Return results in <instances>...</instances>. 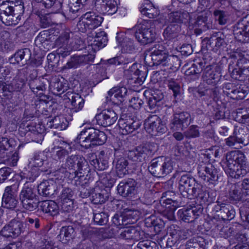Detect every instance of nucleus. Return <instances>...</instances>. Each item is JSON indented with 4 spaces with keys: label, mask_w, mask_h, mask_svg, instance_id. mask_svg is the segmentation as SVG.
Returning <instances> with one entry per match:
<instances>
[{
    "label": "nucleus",
    "mask_w": 249,
    "mask_h": 249,
    "mask_svg": "<svg viewBox=\"0 0 249 249\" xmlns=\"http://www.w3.org/2000/svg\"><path fill=\"white\" fill-rule=\"evenodd\" d=\"M79 143L86 149L103 144L107 141L105 133L93 127L86 128L77 136Z\"/></svg>",
    "instance_id": "1"
},
{
    "label": "nucleus",
    "mask_w": 249,
    "mask_h": 249,
    "mask_svg": "<svg viewBox=\"0 0 249 249\" xmlns=\"http://www.w3.org/2000/svg\"><path fill=\"white\" fill-rule=\"evenodd\" d=\"M152 20L142 19L135 26V37L142 45L152 42L155 38L154 22Z\"/></svg>",
    "instance_id": "2"
},
{
    "label": "nucleus",
    "mask_w": 249,
    "mask_h": 249,
    "mask_svg": "<svg viewBox=\"0 0 249 249\" xmlns=\"http://www.w3.org/2000/svg\"><path fill=\"white\" fill-rule=\"evenodd\" d=\"M168 52L162 45L156 44L144 53V60L149 66L162 65L166 66Z\"/></svg>",
    "instance_id": "3"
},
{
    "label": "nucleus",
    "mask_w": 249,
    "mask_h": 249,
    "mask_svg": "<svg viewBox=\"0 0 249 249\" xmlns=\"http://www.w3.org/2000/svg\"><path fill=\"white\" fill-rule=\"evenodd\" d=\"M72 35L69 30H66L56 40L55 45L58 48L56 53L63 57H65L70 53L72 50L80 49L79 46L82 41L78 40V42H75L73 44V39H70V35Z\"/></svg>",
    "instance_id": "4"
},
{
    "label": "nucleus",
    "mask_w": 249,
    "mask_h": 249,
    "mask_svg": "<svg viewBox=\"0 0 249 249\" xmlns=\"http://www.w3.org/2000/svg\"><path fill=\"white\" fill-rule=\"evenodd\" d=\"M87 163L84 158L80 156L71 155L68 157L65 163V167L69 170H73L74 180L76 185H80L83 179H85V174L87 173L83 168L86 166Z\"/></svg>",
    "instance_id": "5"
},
{
    "label": "nucleus",
    "mask_w": 249,
    "mask_h": 249,
    "mask_svg": "<svg viewBox=\"0 0 249 249\" xmlns=\"http://www.w3.org/2000/svg\"><path fill=\"white\" fill-rule=\"evenodd\" d=\"M149 172L158 178L161 177L171 172V160L158 157L153 159L148 167Z\"/></svg>",
    "instance_id": "6"
},
{
    "label": "nucleus",
    "mask_w": 249,
    "mask_h": 249,
    "mask_svg": "<svg viewBox=\"0 0 249 249\" xmlns=\"http://www.w3.org/2000/svg\"><path fill=\"white\" fill-rule=\"evenodd\" d=\"M103 21V18L99 14L92 11L86 13L77 24L80 31L86 32L88 30L94 29L99 27Z\"/></svg>",
    "instance_id": "7"
},
{
    "label": "nucleus",
    "mask_w": 249,
    "mask_h": 249,
    "mask_svg": "<svg viewBox=\"0 0 249 249\" xmlns=\"http://www.w3.org/2000/svg\"><path fill=\"white\" fill-rule=\"evenodd\" d=\"M197 173L199 178L212 184H216L219 177V170L211 163L199 164Z\"/></svg>",
    "instance_id": "8"
},
{
    "label": "nucleus",
    "mask_w": 249,
    "mask_h": 249,
    "mask_svg": "<svg viewBox=\"0 0 249 249\" xmlns=\"http://www.w3.org/2000/svg\"><path fill=\"white\" fill-rule=\"evenodd\" d=\"M146 132L152 136H157L165 133L167 127L160 118L156 115L148 117L144 123Z\"/></svg>",
    "instance_id": "9"
},
{
    "label": "nucleus",
    "mask_w": 249,
    "mask_h": 249,
    "mask_svg": "<svg viewBox=\"0 0 249 249\" xmlns=\"http://www.w3.org/2000/svg\"><path fill=\"white\" fill-rule=\"evenodd\" d=\"M202 213L201 205L192 203L186 209L179 210L177 213L178 217L185 222H193Z\"/></svg>",
    "instance_id": "10"
},
{
    "label": "nucleus",
    "mask_w": 249,
    "mask_h": 249,
    "mask_svg": "<svg viewBox=\"0 0 249 249\" xmlns=\"http://www.w3.org/2000/svg\"><path fill=\"white\" fill-rule=\"evenodd\" d=\"M13 3L7 1L0 4V19L6 25L12 26L17 24V18H13L12 6Z\"/></svg>",
    "instance_id": "11"
},
{
    "label": "nucleus",
    "mask_w": 249,
    "mask_h": 249,
    "mask_svg": "<svg viewBox=\"0 0 249 249\" xmlns=\"http://www.w3.org/2000/svg\"><path fill=\"white\" fill-rule=\"evenodd\" d=\"M118 125L120 132L123 135H127L138 130L141 125V122L139 120L125 116L119 120Z\"/></svg>",
    "instance_id": "12"
},
{
    "label": "nucleus",
    "mask_w": 249,
    "mask_h": 249,
    "mask_svg": "<svg viewBox=\"0 0 249 249\" xmlns=\"http://www.w3.org/2000/svg\"><path fill=\"white\" fill-rule=\"evenodd\" d=\"M18 204L16 188L9 186L5 188L2 200V206L8 209H14Z\"/></svg>",
    "instance_id": "13"
},
{
    "label": "nucleus",
    "mask_w": 249,
    "mask_h": 249,
    "mask_svg": "<svg viewBox=\"0 0 249 249\" xmlns=\"http://www.w3.org/2000/svg\"><path fill=\"white\" fill-rule=\"evenodd\" d=\"M137 185L136 181L131 178L123 180L117 186L118 192L123 197H132L136 193Z\"/></svg>",
    "instance_id": "14"
},
{
    "label": "nucleus",
    "mask_w": 249,
    "mask_h": 249,
    "mask_svg": "<svg viewBox=\"0 0 249 249\" xmlns=\"http://www.w3.org/2000/svg\"><path fill=\"white\" fill-rule=\"evenodd\" d=\"M195 179L188 175L181 176L179 182V190L181 193L185 192L187 194L196 196L197 189L195 187Z\"/></svg>",
    "instance_id": "15"
},
{
    "label": "nucleus",
    "mask_w": 249,
    "mask_h": 249,
    "mask_svg": "<svg viewBox=\"0 0 249 249\" xmlns=\"http://www.w3.org/2000/svg\"><path fill=\"white\" fill-rule=\"evenodd\" d=\"M97 124L104 127L113 124L118 119L117 114L112 109H105L96 115Z\"/></svg>",
    "instance_id": "16"
},
{
    "label": "nucleus",
    "mask_w": 249,
    "mask_h": 249,
    "mask_svg": "<svg viewBox=\"0 0 249 249\" xmlns=\"http://www.w3.org/2000/svg\"><path fill=\"white\" fill-rule=\"evenodd\" d=\"M23 224L21 222L13 220L5 225L1 231V234L5 237H15L18 236L22 230Z\"/></svg>",
    "instance_id": "17"
},
{
    "label": "nucleus",
    "mask_w": 249,
    "mask_h": 249,
    "mask_svg": "<svg viewBox=\"0 0 249 249\" xmlns=\"http://www.w3.org/2000/svg\"><path fill=\"white\" fill-rule=\"evenodd\" d=\"M86 0H63L61 3L63 14L65 17L68 16L74 18L72 14H75L80 9V4L85 2Z\"/></svg>",
    "instance_id": "18"
},
{
    "label": "nucleus",
    "mask_w": 249,
    "mask_h": 249,
    "mask_svg": "<svg viewBox=\"0 0 249 249\" xmlns=\"http://www.w3.org/2000/svg\"><path fill=\"white\" fill-rule=\"evenodd\" d=\"M96 10L99 13L112 15L117 11L116 1L114 0H95Z\"/></svg>",
    "instance_id": "19"
},
{
    "label": "nucleus",
    "mask_w": 249,
    "mask_h": 249,
    "mask_svg": "<svg viewBox=\"0 0 249 249\" xmlns=\"http://www.w3.org/2000/svg\"><path fill=\"white\" fill-rule=\"evenodd\" d=\"M231 159L227 153L226 155L225 164L226 172L230 176L234 178H239L241 176H244L247 174V169H240L239 164L236 163L235 161L232 163H230Z\"/></svg>",
    "instance_id": "20"
},
{
    "label": "nucleus",
    "mask_w": 249,
    "mask_h": 249,
    "mask_svg": "<svg viewBox=\"0 0 249 249\" xmlns=\"http://www.w3.org/2000/svg\"><path fill=\"white\" fill-rule=\"evenodd\" d=\"M214 210L215 215L223 220H230L235 216V211L228 205H219L217 204L215 206Z\"/></svg>",
    "instance_id": "21"
},
{
    "label": "nucleus",
    "mask_w": 249,
    "mask_h": 249,
    "mask_svg": "<svg viewBox=\"0 0 249 249\" xmlns=\"http://www.w3.org/2000/svg\"><path fill=\"white\" fill-rule=\"evenodd\" d=\"M93 56L91 54H88L82 55H74L71 57L67 63L63 67V70L75 69L83 63H86L91 61Z\"/></svg>",
    "instance_id": "22"
},
{
    "label": "nucleus",
    "mask_w": 249,
    "mask_h": 249,
    "mask_svg": "<svg viewBox=\"0 0 249 249\" xmlns=\"http://www.w3.org/2000/svg\"><path fill=\"white\" fill-rule=\"evenodd\" d=\"M233 34L235 37L240 40L241 36H249V20L248 18H245L237 22L234 27Z\"/></svg>",
    "instance_id": "23"
},
{
    "label": "nucleus",
    "mask_w": 249,
    "mask_h": 249,
    "mask_svg": "<svg viewBox=\"0 0 249 249\" xmlns=\"http://www.w3.org/2000/svg\"><path fill=\"white\" fill-rule=\"evenodd\" d=\"M225 44L224 35L220 32H217L213 34L209 38L207 42L206 47L208 50L216 52L221 47Z\"/></svg>",
    "instance_id": "24"
},
{
    "label": "nucleus",
    "mask_w": 249,
    "mask_h": 249,
    "mask_svg": "<svg viewBox=\"0 0 249 249\" xmlns=\"http://www.w3.org/2000/svg\"><path fill=\"white\" fill-rule=\"evenodd\" d=\"M229 194V199L233 203L243 202L246 200V196L242 188L237 183L231 184Z\"/></svg>",
    "instance_id": "25"
},
{
    "label": "nucleus",
    "mask_w": 249,
    "mask_h": 249,
    "mask_svg": "<svg viewBox=\"0 0 249 249\" xmlns=\"http://www.w3.org/2000/svg\"><path fill=\"white\" fill-rule=\"evenodd\" d=\"M189 119L190 115L188 113L181 112L175 114L172 120V129H175L174 127H176V130H183L184 128L190 124Z\"/></svg>",
    "instance_id": "26"
},
{
    "label": "nucleus",
    "mask_w": 249,
    "mask_h": 249,
    "mask_svg": "<svg viewBox=\"0 0 249 249\" xmlns=\"http://www.w3.org/2000/svg\"><path fill=\"white\" fill-rule=\"evenodd\" d=\"M116 38L122 52L130 53L135 50L133 40L126 36L123 33H117Z\"/></svg>",
    "instance_id": "27"
},
{
    "label": "nucleus",
    "mask_w": 249,
    "mask_h": 249,
    "mask_svg": "<svg viewBox=\"0 0 249 249\" xmlns=\"http://www.w3.org/2000/svg\"><path fill=\"white\" fill-rule=\"evenodd\" d=\"M91 156L89 157V162L91 165H92L95 169L102 171L107 169L108 166V162L107 158H104L105 152L101 151L99 155V158H96L95 154L92 153L90 154Z\"/></svg>",
    "instance_id": "28"
},
{
    "label": "nucleus",
    "mask_w": 249,
    "mask_h": 249,
    "mask_svg": "<svg viewBox=\"0 0 249 249\" xmlns=\"http://www.w3.org/2000/svg\"><path fill=\"white\" fill-rule=\"evenodd\" d=\"M231 159L230 163L232 164L235 161L237 164H239L240 169H247V173L249 171V167L247 164L246 156L241 151H232L227 153Z\"/></svg>",
    "instance_id": "29"
},
{
    "label": "nucleus",
    "mask_w": 249,
    "mask_h": 249,
    "mask_svg": "<svg viewBox=\"0 0 249 249\" xmlns=\"http://www.w3.org/2000/svg\"><path fill=\"white\" fill-rule=\"evenodd\" d=\"M31 56L30 50L28 48L19 50L9 58V61L12 64H20L24 65Z\"/></svg>",
    "instance_id": "30"
},
{
    "label": "nucleus",
    "mask_w": 249,
    "mask_h": 249,
    "mask_svg": "<svg viewBox=\"0 0 249 249\" xmlns=\"http://www.w3.org/2000/svg\"><path fill=\"white\" fill-rule=\"evenodd\" d=\"M29 87L33 92L37 94L38 91L43 92L46 89V84L43 81L39 78H35L29 81ZM39 95H41L40 96L39 101H43L45 103L47 102V97L45 95H43L42 92L38 93Z\"/></svg>",
    "instance_id": "31"
},
{
    "label": "nucleus",
    "mask_w": 249,
    "mask_h": 249,
    "mask_svg": "<svg viewBox=\"0 0 249 249\" xmlns=\"http://www.w3.org/2000/svg\"><path fill=\"white\" fill-rule=\"evenodd\" d=\"M142 15L150 18H156L160 14V10L148 0H145L140 8Z\"/></svg>",
    "instance_id": "32"
},
{
    "label": "nucleus",
    "mask_w": 249,
    "mask_h": 249,
    "mask_svg": "<svg viewBox=\"0 0 249 249\" xmlns=\"http://www.w3.org/2000/svg\"><path fill=\"white\" fill-rule=\"evenodd\" d=\"M89 40L91 42V46L94 51L104 47L108 41L107 34L104 31L96 33L94 37L91 39L89 37Z\"/></svg>",
    "instance_id": "33"
},
{
    "label": "nucleus",
    "mask_w": 249,
    "mask_h": 249,
    "mask_svg": "<svg viewBox=\"0 0 249 249\" xmlns=\"http://www.w3.org/2000/svg\"><path fill=\"white\" fill-rule=\"evenodd\" d=\"M143 232L141 231L139 228L129 227L126 228L120 234V238L124 239H132L139 240L142 238Z\"/></svg>",
    "instance_id": "34"
},
{
    "label": "nucleus",
    "mask_w": 249,
    "mask_h": 249,
    "mask_svg": "<svg viewBox=\"0 0 249 249\" xmlns=\"http://www.w3.org/2000/svg\"><path fill=\"white\" fill-rule=\"evenodd\" d=\"M127 92V89L125 87H115L108 91V96H107V98L108 100H112L115 98L122 102L124 101Z\"/></svg>",
    "instance_id": "35"
},
{
    "label": "nucleus",
    "mask_w": 249,
    "mask_h": 249,
    "mask_svg": "<svg viewBox=\"0 0 249 249\" xmlns=\"http://www.w3.org/2000/svg\"><path fill=\"white\" fill-rule=\"evenodd\" d=\"M116 173L119 178H123L128 173L127 160L123 157H116L113 161Z\"/></svg>",
    "instance_id": "36"
},
{
    "label": "nucleus",
    "mask_w": 249,
    "mask_h": 249,
    "mask_svg": "<svg viewBox=\"0 0 249 249\" xmlns=\"http://www.w3.org/2000/svg\"><path fill=\"white\" fill-rule=\"evenodd\" d=\"M220 76V73L218 71L213 70L210 66H208L204 70L202 78L204 81L211 85L215 84L219 80Z\"/></svg>",
    "instance_id": "37"
},
{
    "label": "nucleus",
    "mask_w": 249,
    "mask_h": 249,
    "mask_svg": "<svg viewBox=\"0 0 249 249\" xmlns=\"http://www.w3.org/2000/svg\"><path fill=\"white\" fill-rule=\"evenodd\" d=\"M188 16V13L181 10L172 12V28H175L174 32L178 33L180 31V24Z\"/></svg>",
    "instance_id": "38"
},
{
    "label": "nucleus",
    "mask_w": 249,
    "mask_h": 249,
    "mask_svg": "<svg viewBox=\"0 0 249 249\" xmlns=\"http://www.w3.org/2000/svg\"><path fill=\"white\" fill-rule=\"evenodd\" d=\"M141 67V66L140 64L137 63H133L124 70V75L129 79H141L143 77V76L142 75L143 72L140 70V68Z\"/></svg>",
    "instance_id": "39"
},
{
    "label": "nucleus",
    "mask_w": 249,
    "mask_h": 249,
    "mask_svg": "<svg viewBox=\"0 0 249 249\" xmlns=\"http://www.w3.org/2000/svg\"><path fill=\"white\" fill-rule=\"evenodd\" d=\"M55 186L53 180H45L38 186V192L40 195L45 196L52 195L55 190Z\"/></svg>",
    "instance_id": "40"
},
{
    "label": "nucleus",
    "mask_w": 249,
    "mask_h": 249,
    "mask_svg": "<svg viewBox=\"0 0 249 249\" xmlns=\"http://www.w3.org/2000/svg\"><path fill=\"white\" fill-rule=\"evenodd\" d=\"M147 151L146 147H138L134 150L129 151L127 156L129 160L133 161L140 162L145 159Z\"/></svg>",
    "instance_id": "41"
},
{
    "label": "nucleus",
    "mask_w": 249,
    "mask_h": 249,
    "mask_svg": "<svg viewBox=\"0 0 249 249\" xmlns=\"http://www.w3.org/2000/svg\"><path fill=\"white\" fill-rule=\"evenodd\" d=\"M237 139V143H240L244 145L249 143V130L247 127H235L233 132Z\"/></svg>",
    "instance_id": "42"
},
{
    "label": "nucleus",
    "mask_w": 249,
    "mask_h": 249,
    "mask_svg": "<svg viewBox=\"0 0 249 249\" xmlns=\"http://www.w3.org/2000/svg\"><path fill=\"white\" fill-rule=\"evenodd\" d=\"M26 81V77L25 71L21 70L18 72L11 83L14 91H20L25 86Z\"/></svg>",
    "instance_id": "43"
},
{
    "label": "nucleus",
    "mask_w": 249,
    "mask_h": 249,
    "mask_svg": "<svg viewBox=\"0 0 249 249\" xmlns=\"http://www.w3.org/2000/svg\"><path fill=\"white\" fill-rule=\"evenodd\" d=\"M228 70L231 77L235 80L243 81L247 78L246 76L243 74V71L239 69V67H237L236 64L232 61L229 63Z\"/></svg>",
    "instance_id": "44"
},
{
    "label": "nucleus",
    "mask_w": 249,
    "mask_h": 249,
    "mask_svg": "<svg viewBox=\"0 0 249 249\" xmlns=\"http://www.w3.org/2000/svg\"><path fill=\"white\" fill-rule=\"evenodd\" d=\"M108 196V194L105 190H100L99 189H96L91 194V201L95 204L104 203Z\"/></svg>",
    "instance_id": "45"
},
{
    "label": "nucleus",
    "mask_w": 249,
    "mask_h": 249,
    "mask_svg": "<svg viewBox=\"0 0 249 249\" xmlns=\"http://www.w3.org/2000/svg\"><path fill=\"white\" fill-rule=\"evenodd\" d=\"M40 207L43 212L55 215L58 213V207L53 200L44 201L40 202Z\"/></svg>",
    "instance_id": "46"
},
{
    "label": "nucleus",
    "mask_w": 249,
    "mask_h": 249,
    "mask_svg": "<svg viewBox=\"0 0 249 249\" xmlns=\"http://www.w3.org/2000/svg\"><path fill=\"white\" fill-rule=\"evenodd\" d=\"M204 67V65L203 62H196L185 71V74L188 76L194 75L196 77H198Z\"/></svg>",
    "instance_id": "47"
},
{
    "label": "nucleus",
    "mask_w": 249,
    "mask_h": 249,
    "mask_svg": "<svg viewBox=\"0 0 249 249\" xmlns=\"http://www.w3.org/2000/svg\"><path fill=\"white\" fill-rule=\"evenodd\" d=\"M20 201L28 199L37 198L36 194L34 192L33 189L29 186L28 184H25L19 195Z\"/></svg>",
    "instance_id": "48"
},
{
    "label": "nucleus",
    "mask_w": 249,
    "mask_h": 249,
    "mask_svg": "<svg viewBox=\"0 0 249 249\" xmlns=\"http://www.w3.org/2000/svg\"><path fill=\"white\" fill-rule=\"evenodd\" d=\"M197 200L199 201V203L197 204L196 202H194V204L196 205H201L202 207V211L203 210L204 206L208 205L211 202V200L209 197V193L206 190H200L197 195Z\"/></svg>",
    "instance_id": "49"
},
{
    "label": "nucleus",
    "mask_w": 249,
    "mask_h": 249,
    "mask_svg": "<svg viewBox=\"0 0 249 249\" xmlns=\"http://www.w3.org/2000/svg\"><path fill=\"white\" fill-rule=\"evenodd\" d=\"M71 104L73 111L78 112L83 107L84 100L78 94H75L71 97Z\"/></svg>",
    "instance_id": "50"
},
{
    "label": "nucleus",
    "mask_w": 249,
    "mask_h": 249,
    "mask_svg": "<svg viewBox=\"0 0 249 249\" xmlns=\"http://www.w3.org/2000/svg\"><path fill=\"white\" fill-rule=\"evenodd\" d=\"M12 6L13 18H17V24L19 22L21 19V16L23 15L24 12V7L23 3L21 0H18V5H15V3H13Z\"/></svg>",
    "instance_id": "51"
},
{
    "label": "nucleus",
    "mask_w": 249,
    "mask_h": 249,
    "mask_svg": "<svg viewBox=\"0 0 249 249\" xmlns=\"http://www.w3.org/2000/svg\"><path fill=\"white\" fill-rule=\"evenodd\" d=\"M60 144L61 146L55 148L56 150V156L57 159L59 160L63 159L67 156L69 154V150L71 148L70 145L66 142H62Z\"/></svg>",
    "instance_id": "52"
},
{
    "label": "nucleus",
    "mask_w": 249,
    "mask_h": 249,
    "mask_svg": "<svg viewBox=\"0 0 249 249\" xmlns=\"http://www.w3.org/2000/svg\"><path fill=\"white\" fill-rule=\"evenodd\" d=\"M21 202L24 209L29 211H33L38 207L39 201L37 198L26 199L21 201Z\"/></svg>",
    "instance_id": "53"
},
{
    "label": "nucleus",
    "mask_w": 249,
    "mask_h": 249,
    "mask_svg": "<svg viewBox=\"0 0 249 249\" xmlns=\"http://www.w3.org/2000/svg\"><path fill=\"white\" fill-rule=\"evenodd\" d=\"M235 64L237 67H239L243 71V74L247 78L249 77V60L242 57L238 59Z\"/></svg>",
    "instance_id": "54"
},
{
    "label": "nucleus",
    "mask_w": 249,
    "mask_h": 249,
    "mask_svg": "<svg viewBox=\"0 0 249 249\" xmlns=\"http://www.w3.org/2000/svg\"><path fill=\"white\" fill-rule=\"evenodd\" d=\"M49 35L46 31L40 32L35 39V43L36 45H42L45 47V45H47L49 42Z\"/></svg>",
    "instance_id": "55"
},
{
    "label": "nucleus",
    "mask_w": 249,
    "mask_h": 249,
    "mask_svg": "<svg viewBox=\"0 0 249 249\" xmlns=\"http://www.w3.org/2000/svg\"><path fill=\"white\" fill-rule=\"evenodd\" d=\"M247 94L246 90L236 86L234 89V91L231 94L230 98L233 100H239L244 99Z\"/></svg>",
    "instance_id": "56"
},
{
    "label": "nucleus",
    "mask_w": 249,
    "mask_h": 249,
    "mask_svg": "<svg viewBox=\"0 0 249 249\" xmlns=\"http://www.w3.org/2000/svg\"><path fill=\"white\" fill-rule=\"evenodd\" d=\"M215 20L218 21L220 25H224L227 21V14L225 11L220 10H215L213 12Z\"/></svg>",
    "instance_id": "57"
},
{
    "label": "nucleus",
    "mask_w": 249,
    "mask_h": 249,
    "mask_svg": "<svg viewBox=\"0 0 249 249\" xmlns=\"http://www.w3.org/2000/svg\"><path fill=\"white\" fill-rule=\"evenodd\" d=\"M93 220L99 225H105L108 221V214L105 212L94 213Z\"/></svg>",
    "instance_id": "58"
},
{
    "label": "nucleus",
    "mask_w": 249,
    "mask_h": 249,
    "mask_svg": "<svg viewBox=\"0 0 249 249\" xmlns=\"http://www.w3.org/2000/svg\"><path fill=\"white\" fill-rule=\"evenodd\" d=\"M173 78H172V91L174 93V96L175 98V102H177L178 100H181V90L180 85L178 82H176L173 81ZM176 80L178 81L179 79L177 78Z\"/></svg>",
    "instance_id": "59"
},
{
    "label": "nucleus",
    "mask_w": 249,
    "mask_h": 249,
    "mask_svg": "<svg viewBox=\"0 0 249 249\" xmlns=\"http://www.w3.org/2000/svg\"><path fill=\"white\" fill-rule=\"evenodd\" d=\"M43 155L42 153L36 154L29 162V165L31 167L38 168L43 164Z\"/></svg>",
    "instance_id": "60"
},
{
    "label": "nucleus",
    "mask_w": 249,
    "mask_h": 249,
    "mask_svg": "<svg viewBox=\"0 0 249 249\" xmlns=\"http://www.w3.org/2000/svg\"><path fill=\"white\" fill-rule=\"evenodd\" d=\"M74 230L71 226L63 227L61 230L60 235L66 238V240H69L72 238Z\"/></svg>",
    "instance_id": "61"
},
{
    "label": "nucleus",
    "mask_w": 249,
    "mask_h": 249,
    "mask_svg": "<svg viewBox=\"0 0 249 249\" xmlns=\"http://www.w3.org/2000/svg\"><path fill=\"white\" fill-rule=\"evenodd\" d=\"M112 223L116 226H121L127 225L129 222L123 215L115 214L112 217Z\"/></svg>",
    "instance_id": "62"
},
{
    "label": "nucleus",
    "mask_w": 249,
    "mask_h": 249,
    "mask_svg": "<svg viewBox=\"0 0 249 249\" xmlns=\"http://www.w3.org/2000/svg\"><path fill=\"white\" fill-rule=\"evenodd\" d=\"M184 136L188 139L196 138L199 136V131L197 129V126L191 125L188 130L184 132Z\"/></svg>",
    "instance_id": "63"
},
{
    "label": "nucleus",
    "mask_w": 249,
    "mask_h": 249,
    "mask_svg": "<svg viewBox=\"0 0 249 249\" xmlns=\"http://www.w3.org/2000/svg\"><path fill=\"white\" fill-rule=\"evenodd\" d=\"M138 248L141 249H156V243L150 240H142L138 244Z\"/></svg>",
    "instance_id": "64"
}]
</instances>
